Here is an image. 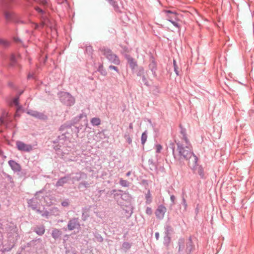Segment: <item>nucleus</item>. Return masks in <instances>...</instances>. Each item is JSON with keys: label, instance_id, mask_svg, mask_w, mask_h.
I'll list each match as a JSON object with an SVG mask.
<instances>
[{"label": "nucleus", "instance_id": "nucleus-19", "mask_svg": "<svg viewBox=\"0 0 254 254\" xmlns=\"http://www.w3.org/2000/svg\"><path fill=\"white\" fill-rule=\"evenodd\" d=\"M124 210L125 212V215L127 218H129L133 213V207L129 204L126 207V208H124Z\"/></svg>", "mask_w": 254, "mask_h": 254}, {"label": "nucleus", "instance_id": "nucleus-24", "mask_svg": "<svg viewBox=\"0 0 254 254\" xmlns=\"http://www.w3.org/2000/svg\"><path fill=\"white\" fill-rule=\"evenodd\" d=\"M60 210L57 207H53L50 209V214L57 216L60 214Z\"/></svg>", "mask_w": 254, "mask_h": 254}, {"label": "nucleus", "instance_id": "nucleus-5", "mask_svg": "<svg viewBox=\"0 0 254 254\" xmlns=\"http://www.w3.org/2000/svg\"><path fill=\"white\" fill-rule=\"evenodd\" d=\"M111 193L114 194L115 198L118 196H120L122 200L128 203H130L132 199L131 195L129 194L128 192L126 191L124 192L120 190H113L111 191Z\"/></svg>", "mask_w": 254, "mask_h": 254}, {"label": "nucleus", "instance_id": "nucleus-14", "mask_svg": "<svg viewBox=\"0 0 254 254\" xmlns=\"http://www.w3.org/2000/svg\"><path fill=\"white\" fill-rule=\"evenodd\" d=\"M70 178L71 175H67L60 178L57 181L56 186L57 187L63 186L64 184L67 183L68 181L70 180Z\"/></svg>", "mask_w": 254, "mask_h": 254}, {"label": "nucleus", "instance_id": "nucleus-32", "mask_svg": "<svg viewBox=\"0 0 254 254\" xmlns=\"http://www.w3.org/2000/svg\"><path fill=\"white\" fill-rule=\"evenodd\" d=\"M50 212L48 210H46L44 208H43V212L42 214V216L44 217H46V218H48L50 216Z\"/></svg>", "mask_w": 254, "mask_h": 254}, {"label": "nucleus", "instance_id": "nucleus-18", "mask_svg": "<svg viewBox=\"0 0 254 254\" xmlns=\"http://www.w3.org/2000/svg\"><path fill=\"white\" fill-rule=\"evenodd\" d=\"M62 235V232L61 230L58 229H54L52 232V236L55 239L57 240L59 239Z\"/></svg>", "mask_w": 254, "mask_h": 254}, {"label": "nucleus", "instance_id": "nucleus-6", "mask_svg": "<svg viewBox=\"0 0 254 254\" xmlns=\"http://www.w3.org/2000/svg\"><path fill=\"white\" fill-rule=\"evenodd\" d=\"M100 50L112 63L117 65L120 64V61L119 59L116 55L114 54L110 50L102 48Z\"/></svg>", "mask_w": 254, "mask_h": 254}, {"label": "nucleus", "instance_id": "nucleus-27", "mask_svg": "<svg viewBox=\"0 0 254 254\" xmlns=\"http://www.w3.org/2000/svg\"><path fill=\"white\" fill-rule=\"evenodd\" d=\"M10 45V42L6 39H1V47L4 48L8 47Z\"/></svg>", "mask_w": 254, "mask_h": 254}, {"label": "nucleus", "instance_id": "nucleus-38", "mask_svg": "<svg viewBox=\"0 0 254 254\" xmlns=\"http://www.w3.org/2000/svg\"><path fill=\"white\" fill-rule=\"evenodd\" d=\"M69 202L68 199H66L62 202L61 204L64 207H67L69 205Z\"/></svg>", "mask_w": 254, "mask_h": 254}, {"label": "nucleus", "instance_id": "nucleus-17", "mask_svg": "<svg viewBox=\"0 0 254 254\" xmlns=\"http://www.w3.org/2000/svg\"><path fill=\"white\" fill-rule=\"evenodd\" d=\"M19 57V55L16 56L14 54H11L10 57V65L13 67L17 65V61Z\"/></svg>", "mask_w": 254, "mask_h": 254}, {"label": "nucleus", "instance_id": "nucleus-45", "mask_svg": "<svg viewBox=\"0 0 254 254\" xmlns=\"http://www.w3.org/2000/svg\"><path fill=\"white\" fill-rule=\"evenodd\" d=\"M37 213L40 214L41 216H42V212H43V209L42 210H40L39 208H38V207L37 208H36V210H35Z\"/></svg>", "mask_w": 254, "mask_h": 254}, {"label": "nucleus", "instance_id": "nucleus-4", "mask_svg": "<svg viewBox=\"0 0 254 254\" xmlns=\"http://www.w3.org/2000/svg\"><path fill=\"white\" fill-rule=\"evenodd\" d=\"M41 192V191L37 192L35 196L28 201V206L31 207L33 210H36V208L38 207V205L41 203L42 199L44 198L43 195L40 196L39 195Z\"/></svg>", "mask_w": 254, "mask_h": 254}, {"label": "nucleus", "instance_id": "nucleus-23", "mask_svg": "<svg viewBox=\"0 0 254 254\" xmlns=\"http://www.w3.org/2000/svg\"><path fill=\"white\" fill-rule=\"evenodd\" d=\"M146 204H149L152 202V197L150 191L148 190L145 194Z\"/></svg>", "mask_w": 254, "mask_h": 254}, {"label": "nucleus", "instance_id": "nucleus-40", "mask_svg": "<svg viewBox=\"0 0 254 254\" xmlns=\"http://www.w3.org/2000/svg\"><path fill=\"white\" fill-rule=\"evenodd\" d=\"M155 149H156V152L159 153V152H160L161 150L162 149V146L160 144H157L155 146Z\"/></svg>", "mask_w": 254, "mask_h": 254}, {"label": "nucleus", "instance_id": "nucleus-9", "mask_svg": "<svg viewBox=\"0 0 254 254\" xmlns=\"http://www.w3.org/2000/svg\"><path fill=\"white\" fill-rule=\"evenodd\" d=\"M67 229L69 231H72L74 229H78L80 227V224L79 222L78 218H73L70 219L67 224Z\"/></svg>", "mask_w": 254, "mask_h": 254}, {"label": "nucleus", "instance_id": "nucleus-34", "mask_svg": "<svg viewBox=\"0 0 254 254\" xmlns=\"http://www.w3.org/2000/svg\"><path fill=\"white\" fill-rule=\"evenodd\" d=\"M170 237L168 235H166L164 237V244L165 246H168L170 243Z\"/></svg>", "mask_w": 254, "mask_h": 254}, {"label": "nucleus", "instance_id": "nucleus-22", "mask_svg": "<svg viewBox=\"0 0 254 254\" xmlns=\"http://www.w3.org/2000/svg\"><path fill=\"white\" fill-rule=\"evenodd\" d=\"M45 227L44 226H40L37 227L35 228L34 232H35L38 235L42 236L45 233Z\"/></svg>", "mask_w": 254, "mask_h": 254}, {"label": "nucleus", "instance_id": "nucleus-13", "mask_svg": "<svg viewBox=\"0 0 254 254\" xmlns=\"http://www.w3.org/2000/svg\"><path fill=\"white\" fill-rule=\"evenodd\" d=\"M16 145L18 150L21 151H30L32 149V147L31 145L25 144L21 141H17Z\"/></svg>", "mask_w": 254, "mask_h": 254}, {"label": "nucleus", "instance_id": "nucleus-10", "mask_svg": "<svg viewBox=\"0 0 254 254\" xmlns=\"http://www.w3.org/2000/svg\"><path fill=\"white\" fill-rule=\"evenodd\" d=\"M70 175V180L72 181L73 183L76 181H79L82 180H85L87 178V174L81 172H77L75 174H72Z\"/></svg>", "mask_w": 254, "mask_h": 254}, {"label": "nucleus", "instance_id": "nucleus-49", "mask_svg": "<svg viewBox=\"0 0 254 254\" xmlns=\"http://www.w3.org/2000/svg\"><path fill=\"white\" fill-rule=\"evenodd\" d=\"M129 128L131 129H133V125L132 124L130 123L129 126Z\"/></svg>", "mask_w": 254, "mask_h": 254}, {"label": "nucleus", "instance_id": "nucleus-43", "mask_svg": "<svg viewBox=\"0 0 254 254\" xmlns=\"http://www.w3.org/2000/svg\"><path fill=\"white\" fill-rule=\"evenodd\" d=\"M175 199H176V197L174 195H170V200L171 201L172 204H174Z\"/></svg>", "mask_w": 254, "mask_h": 254}, {"label": "nucleus", "instance_id": "nucleus-20", "mask_svg": "<svg viewBox=\"0 0 254 254\" xmlns=\"http://www.w3.org/2000/svg\"><path fill=\"white\" fill-rule=\"evenodd\" d=\"M127 60L128 64H129L130 67L132 69H135L137 66V64L135 61L129 56L127 57Z\"/></svg>", "mask_w": 254, "mask_h": 254}, {"label": "nucleus", "instance_id": "nucleus-15", "mask_svg": "<svg viewBox=\"0 0 254 254\" xmlns=\"http://www.w3.org/2000/svg\"><path fill=\"white\" fill-rule=\"evenodd\" d=\"M8 164L10 166L12 170L14 172H19L21 170V167L20 165L16 162L14 160H9Z\"/></svg>", "mask_w": 254, "mask_h": 254}, {"label": "nucleus", "instance_id": "nucleus-35", "mask_svg": "<svg viewBox=\"0 0 254 254\" xmlns=\"http://www.w3.org/2000/svg\"><path fill=\"white\" fill-rule=\"evenodd\" d=\"M147 135L146 132H144L142 134V135H141V143L142 144H144L145 143V142L147 140Z\"/></svg>", "mask_w": 254, "mask_h": 254}, {"label": "nucleus", "instance_id": "nucleus-47", "mask_svg": "<svg viewBox=\"0 0 254 254\" xmlns=\"http://www.w3.org/2000/svg\"><path fill=\"white\" fill-rule=\"evenodd\" d=\"M155 237L157 240H158L159 238V232H156L155 233Z\"/></svg>", "mask_w": 254, "mask_h": 254}, {"label": "nucleus", "instance_id": "nucleus-44", "mask_svg": "<svg viewBox=\"0 0 254 254\" xmlns=\"http://www.w3.org/2000/svg\"><path fill=\"white\" fill-rule=\"evenodd\" d=\"M109 68L110 69L115 70V71H116L118 72H119V70H118V68L116 66H115L110 65V66H109Z\"/></svg>", "mask_w": 254, "mask_h": 254}, {"label": "nucleus", "instance_id": "nucleus-2", "mask_svg": "<svg viewBox=\"0 0 254 254\" xmlns=\"http://www.w3.org/2000/svg\"><path fill=\"white\" fill-rule=\"evenodd\" d=\"M200 160H189V165L194 172H197L201 179L205 178L203 168L200 164Z\"/></svg>", "mask_w": 254, "mask_h": 254}, {"label": "nucleus", "instance_id": "nucleus-11", "mask_svg": "<svg viewBox=\"0 0 254 254\" xmlns=\"http://www.w3.org/2000/svg\"><path fill=\"white\" fill-rule=\"evenodd\" d=\"M166 210V208L164 205H159L155 212L157 218L160 220L163 219L164 217Z\"/></svg>", "mask_w": 254, "mask_h": 254}, {"label": "nucleus", "instance_id": "nucleus-25", "mask_svg": "<svg viewBox=\"0 0 254 254\" xmlns=\"http://www.w3.org/2000/svg\"><path fill=\"white\" fill-rule=\"evenodd\" d=\"M13 104L15 105L16 107V116H18V112L21 110V107L18 105V98H16L13 100Z\"/></svg>", "mask_w": 254, "mask_h": 254}, {"label": "nucleus", "instance_id": "nucleus-28", "mask_svg": "<svg viewBox=\"0 0 254 254\" xmlns=\"http://www.w3.org/2000/svg\"><path fill=\"white\" fill-rule=\"evenodd\" d=\"M94 236L96 241L100 243L103 241L104 239L100 234L98 233H94Z\"/></svg>", "mask_w": 254, "mask_h": 254}, {"label": "nucleus", "instance_id": "nucleus-41", "mask_svg": "<svg viewBox=\"0 0 254 254\" xmlns=\"http://www.w3.org/2000/svg\"><path fill=\"white\" fill-rule=\"evenodd\" d=\"M152 209L150 207H147L146 209V213L148 215H150L152 214Z\"/></svg>", "mask_w": 254, "mask_h": 254}, {"label": "nucleus", "instance_id": "nucleus-26", "mask_svg": "<svg viewBox=\"0 0 254 254\" xmlns=\"http://www.w3.org/2000/svg\"><path fill=\"white\" fill-rule=\"evenodd\" d=\"M119 184L121 186L124 187H128L130 185V183L127 180H123V179H120Z\"/></svg>", "mask_w": 254, "mask_h": 254}, {"label": "nucleus", "instance_id": "nucleus-8", "mask_svg": "<svg viewBox=\"0 0 254 254\" xmlns=\"http://www.w3.org/2000/svg\"><path fill=\"white\" fill-rule=\"evenodd\" d=\"M179 153L181 158L190 159L192 157H196L191 151V148L188 146L180 147L179 148Z\"/></svg>", "mask_w": 254, "mask_h": 254}, {"label": "nucleus", "instance_id": "nucleus-12", "mask_svg": "<svg viewBox=\"0 0 254 254\" xmlns=\"http://www.w3.org/2000/svg\"><path fill=\"white\" fill-rule=\"evenodd\" d=\"M35 9L38 13H41L42 14L40 26L43 27L45 25L49 26L48 24L49 20L47 19V14H46V13H45L42 9L38 7H35Z\"/></svg>", "mask_w": 254, "mask_h": 254}, {"label": "nucleus", "instance_id": "nucleus-30", "mask_svg": "<svg viewBox=\"0 0 254 254\" xmlns=\"http://www.w3.org/2000/svg\"><path fill=\"white\" fill-rule=\"evenodd\" d=\"M27 114L32 116L33 117H40V116L39 113H38L37 111H32V110H30V111H28Z\"/></svg>", "mask_w": 254, "mask_h": 254}, {"label": "nucleus", "instance_id": "nucleus-36", "mask_svg": "<svg viewBox=\"0 0 254 254\" xmlns=\"http://www.w3.org/2000/svg\"><path fill=\"white\" fill-rule=\"evenodd\" d=\"M182 204L184 206V211H186L188 207V204L187 203V201L184 196H182Z\"/></svg>", "mask_w": 254, "mask_h": 254}, {"label": "nucleus", "instance_id": "nucleus-52", "mask_svg": "<svg viewBox=\"0 0 254 254\" xmlns=\"http://www.w3.org/2000/svg\"><path fill=\"white\" fill-rule=\"evenodd\" d=\"M2 224H1V227H0V229H3V227H2Z\"/></svg>", "mask_w": 254, "mask_h": 254}, {"label": "nucleus", "instance_id": "nucleus-53", "mask_svg": "<svg viewBox=\"0 0 254 254\" xmlns=\"http://www.w3.org/2000/svg\"><path fill=\"white\" fill-rule=\"evenodd\" d=\"M8 178H9V180L10 181V179H11V178H10L9 176H8Z\"/></svg>", "mask_w": 254, "mask_h": 254}, {"label": "nucleus", "instance_id": "nucleus-48", "mask_svg": "<svg viewBox=\"0 0 254 254\" xmlns=\"http://www.w3.org/2000/svg\"><path fill=\"white\" fill-rule=\"evenodd\" d=\"M131 174V171H128L127 173L126 174V176L127 177H129Z\"/></svg>", "mask_w": 254, "mask_h": 254}, {"label": "nucleus", "instance_id": "nucleus-54", "mask_svg": "<svg viewBox=\"0 0 254 254\" xmlns=\"http://www.w3.org/2000/svg\"><path fill=\"white\" fill-rule=\"evenodd\" d=\"M167 254H170L169 253H168Z\"/></svg>", "mask_w": 254, "mask_h": 254}, {"label": "nucleus", "instance_id": "nucleus-50", "mask_svg": "<svg viewBox=\"0 0 254 254\" xmlns=\"http://www.w3.org/2000/svg\"><path fill=\"white\" fill-rule=\"evenodd\" d=\"M104 191V190H99L98 191V193L99 194H101Z\"/></svg>", "mask_w": 254, "mask_h": 254}, {"label": "nucleus", "instance_id": "nucleus-51", "mask_svg": "<svg viewBox=\"0 0 254 254\" xmlns=\"http://www.w3.org/2000/svg\"><path fill=\"white\" fill-rule=\"evenodd\" d=\"M59 2L63 3L64 1H66V0H58Z\"/></svg>", "mask_w": 254, "mask_h": 254}, {"label": "nucleus", "instance_id": "nucleus-7", "mask_svg": "<svg viewBox=\"0 0 254 254\" xmlns=\"http://www.w3.org/2000/svg\"><path fill=\"white\" fill-rule=\"evenodd\" d=\"M163 12L165 13L169 21L171 22L175 26L179 27V25L177 22L178 18L176 12L169 10H164Z\"/></svg>", "mask_w": 254, "mask_h": 254}, {"label": "nucleus", "instance_id": "nucleus-16", "mask_svg": "<svg viewBox=\"0 0 254 254\" xmlns=\"http://www.w3.org/2000/svg\"><path fill=\"white\" fill-rule=\"evenodd\" d=\"M4 16L6 23H8L12 21L14 16V13L10 10H5L4 11Z\"/></svg>", "mask_w": 254, "mask_h": 254}, {"label": "nucleus", "instance_id": "nucleus-42", "mask_svg": "<svg viewBox=\"0 0 254 254\" xmlns=\"http://www.w3.org/2000/svg\"><path fill=\"white\" fill-rule=\"evenodd\" d=\"M125 138H126L127 139V142L129 143V144H130L132 142V139L131 138L129 137V136L128 135H125Z\"/></svg>", "mask_w": 254, "mask_h": 254}, {"label": "nucleus", "instance_id": "nucleus-1", "mask_svg": "<svg viewBox=\"0 0 254 254\" xmlns=\"http://www.w3.org/2000/svg\"><path fill=\"white\" fill-rule=\"evenodd\" d=\"M178 252L180 254H183L184 252H186L187 254H191L194 248L190 237H189L186 243L184 239H180L178 241Z\"/></svg>", "mask_w": 254, "mask_h": 254}, {"label": "nucleus", "instance_id": "nucleus-37", "mask_svg": "<svg viewBox=\"0 0 254 254\" xmlns=\"http://www.w3.org/2000/svg\"><path fill=\"white\" fill-rule=\"evenodd\" d=\"M79 187H83L84 188H87L89 187V184L86 181H83L79 184Z\"/></svg>", "mask_w": 254, "mask_h": 254}, {"label": "nucleus", "instance_id": "nucleus-33", "mask_svg": "<svg viewBox=\"0 0 254 254\" xmlns=\"http://www.w3.org/2000/svg\"><path fill=\"white\" fill-rule=\"evenodd\" d=\"M165 234L166 235L169 236V235L170 234L171 232L172 231V228L171 226L169 225H167L165 227Z\"/></svg>", "mask_w": 254, "mask_h": 254}, {"label": "nucleus", "instance_id": "nucleus-39", "mask_svg": "<svg viewBox=\"0 0 254 254\" xmlns=\"http://www.w3.org/2000/svg\"><path fill=\"white\" fill-rule=\"evenodd\" d=\"M173 64H174L175 72H176V73L177 75H179V71L178 70V67H177L176 62L175 60H174V61H173Z\"/></svg>", "mask_w": 254, "mask_h": 254}, {"label": "nucleus", "instance_id": "nucleus-3", "mask_svg": "<svg viewBox=\"0 0 254 254\" xmlns=\"http://www.w3.org/2000/svg\"><path fill=\"white\" fill-rule=\"evenodd\" d=\"M12 227V229H11V231H13V232L12 234L13 236L12 237V236L11 235H9V238L10 239V243L9 244L8 246H7L5 248L3 247L2 250L1 249V251H2V252H8V251H10L14 246V243L15 240H17V238L19 237L18 233L17 232L16 227H14L13 224H11V226H10V227Z\"/></svg>", "mask_w": 254, "mask_h": 254}, {"label": "nucleus", "instance_id": "nucleus-29", "mask_svg": "<svg viewBox=\"0 0 254 254\" xmlns=\"http://www.w3.org/2000/svg\"><path fill=\"white\" fill-rule=\"evenodd\" d=\"M91 122L93 125L94 126H98L100 124L101 121L100 119L97 118H93L91 121Z\"/></svg>", "mask_w": 254, "mask_h": 254}, {"label": "nucleus", "instance_id": "nucleus-31", "mask_svg": "<svg viewBox=\"0 0 254 254\" xmlns=\"http://www.w3.org/2000/svg\"><path fill=\"white\" fill-rule=\"evenodd\" d=\"M123 249L127 251L131 248V245L128 242H124L122 245Z\"/></svg>", "mask_w": 254, "mask_h": 254}, {"label": "nucleus", "instance_id": "nucleus-21", "mask_svg": "<svg viewBox=\"0 0 254 254\" xmlns=\"http://www.w3.org/2000/svg\"><path fill=\"white\" fill-rule=\"evenodd\" d=\"M90 209V207H83L82 208V219L83 221H85L87 218L89 217L88 212Z\"/></svg>", "mask_w": 254, "mask_h": 254}, {"label": "nucleus", "instance_id": "nucleus-46", "mask_svg": "<svg viewBox=\"0 0 254 254\" xmlns=\"http://www.w3.org/2000/svg\"><path fill=\"white\" fill-rule=\"evenodd\" d=\"M37 213L40 214L41 216H42V212H43V209L42 210H40L39 208H38V207L37 208H36V210H35Z\"/></svg>", "mask_w": 254, "mask_h": 254}]
</instances>
